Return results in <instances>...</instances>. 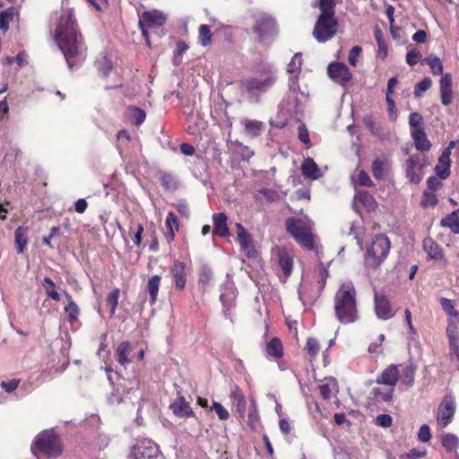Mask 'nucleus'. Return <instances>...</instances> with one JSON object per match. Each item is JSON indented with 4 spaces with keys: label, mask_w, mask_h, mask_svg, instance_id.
I'll return each mask as SVG.
<instances>
[{
    "label": "nucleus",
    "mask_w": 459,
    "mask_h": 459,
    "mask_svg": "<svg viewBox=\"0 0 459 459\" xmlns=\"http://www.w3.org/2000/svg\"><path fill=\"white\" fill-rule=\"evenodd\" d=\"M56 40L70 68L86 57L87 48L77 29L73 9H62L57 18Z\"/></svg>",
    "instance_id": "f257e3e1"
},
{
    "label": "nucleus",
    "mask_w": 459,
    "mask_h": 459,
    "mask_svg": "<svg viewBox=\"0 0 459 459\" xmlns=\"http://www.w3.org/2000/svg\"><path fill=\"white\" fill-rule=\"evenodd\" d=\"M260 195H262L264 198L266 199L269 203L276 202L280 199V195L277 191L271 189V188H261L257 191V194L255 195V198L257 200H261Z\"/></svg>",
    "instance_id": "a19ab883"
},
{
    "label": "nucleus",
    "mask_w": 459,
    "mask_h": 459,
    "mask_svg": "<svg viewBox=\"0 0 459 459\" xmlns=\"http://www.w3.org/2000/svg\"><path fill=\"white\" fill-rule=\"evenodd\" d=\"M329 276L328 270L323 267V264H320L318 267V278L320 282V289L322 290L325 287V281Z\"/></svg>",
    "instance_id": "774afa93"
},
{
    "label": "nucleus",
    "mask_w": 459,
    "mask_h": 459,
    "mask_svg": "<svg viewBox=\"0 0 459 459\" xmlns=\"http://www.w3.org/2000/svg\"><path fill=\"white\" fill-rule=\"evenodd\" d=\"M160 182L162 186L167 190H175L177 188V181L174 177L169 173H161Z\"/></svg>",
    "instance_id": "8fccbe9b"
},
{
    "label": "nucleus",
    "mask_w": 459,
    "mask_h": 459,
    "mask_svg": "<svg viewBox=\"0 0 459 459\" xmlns=\"http://www.w3.org/2000/svg\"><path fill=\"white\" fill-rule=\"evenodd\" d=\"M237 230L238 239L240 244L241 249L245 252L247 257L255 256L256 251L252 243L250 234L245 230V228L240 223H237Z\"/></svg>",
    "instance_id": "dca6fc26"
},
{
    "label": "nucleus",
    "mask_w": 459,
    "mask_h": 459,
    "mask_svg": "<svg viewBox=\"0 0 459 459\" xmlns=\"http://www.w3.org/2000/svg\"><path fill=\"white\" fill-rule=\"evenodd\" d=\"M65 311L67 314L68 320L74 322L79 314V307L74 301H70L65 307Z\"/></svg>",
    "instance_id": "5fc2aeb1"
},
{
    "label": "nucleus",
    "mask_w": 459,
    "mask_h": 459,
    "mask_svg": "<svg viewBox=\"0 0 459 459\" xmlns=\"http://www.w3.org/2000/svg\"><path fill=\"white\" fill-rule=\"evenodd\" d=\"M14 241L17 253H23L28 245V228L18 227L14 231Z\"/></svg>",
    "instance_id": "c756f323"
},
{
    "label": "nucleus",
    "mask_w": 459,
    "mask_h": 459,
    "mask_svg": "<svg viewBox=\"0 0 459 459\" xmlns=\"http://www.w3.org/2000/svg\"><path fill=\"white\" fill-rule=\"evenodd\" d=\"M362 49L359 46H354L349 52L348 60L351 65L356 66L358 62V57L360 55Z\"/></svg>",
    "instance_id": "680f3d73"
},
{
    "label": "nucleus",
    "mask_w": 459,
    "mask_h": 459,
    "mask_svg": "<svg viewBox=\"0 0 459 459\" xmlns=\"http://www.w3.org/2000/svg\"><path fill=\"white\" fill-rule=\"evenodd\" d=\"M132 350L133 349H132L131 343L127 341L122 342L117 346V348L116 350V358H117V362L121 366L126 367L131 362L129 355H130Z\"/></svg>",
    "instance_id": "bb28decb"
},
{
    "label": "nucleus",
    "mask_w": 459,
    "mask_h": 459,
    "mask_svg": "<svg viewBox=\"0 0 459 459\" xmlns=\"http://www.w3.org/2000/svg\"><path fill=\"white\" fill-rule=\"evenodd\" d=\"M296 92H292V95H289L284 102L281 103L283 108L286 109V112L290 115H297L301 112L302 105L299 100Z\"/></svg>",
    "instance_id": "c85d7f7f"
},
{
    "label": "nucleus",
    "mask_w": 459,
    "mask_h": 459,
    "mask_svg": "<svg viewBox=\"0 0 459 459\" xmlns=\"http://www.w3.org/2000/svg\"><path fill=\"white\" fill-rule=\"evenodd\" d=\"M336 0H320L319 9L321 11L320 14L325 15H334V7Z\"/></svg>",
    "instance_id": "de8ad7c7"
},
{
    "label": "nucleus",
    "mask_w": 459,
    "mask_h": 459,
    "mask_svg": "<svg viewBox=\"0 0 459 459\" xmlns=\"http://www.w3.org/2000/svg\"><path fill=\"white\" fill-rule=\"evenodd\" d=\"M398 382L400 387L408 389L414 384L416 367L412 363L399 364Z\"/></svg>",
    "instance_id": "2eb2a0df"
},
{
    "label": "nucleus",
    "mask_w": 459,
    "mask_h": 459,
    "mask_svg": "<svg viewBox=\"0 0 459 459\" xmlns=\"http://www.w3.org/2000/svg\"><path fill=\"white\" fill-rule=\"evenodd\" d=\"M440 225L450 229L455 234H459V209L443 218L440 221Z\"/></svg>",
    "instance_id": "7c9ffc66"
},
{
    "label": "nucleus",
    "mask_w": 459,
    "mask_h": 459,
    "mask_svg": "<svg viewBox=\"0 0 459 459\" xmlns=\"http://www.w3.org/2000/svg\"><path fill=\"white\" fill-rule=\"evenodd\" d=\"M432 85V81L429 77H425L422 79L420 82L417 83L415 90H414V95L415 97L419 98L420 97L421 93L428 91Z\"/></svg>",
    "instance_id": "603ef678"
},
{
    "label": "nucleus",
    "mask_w": 459,
    "mask_h": 459,
    "mask_svg": "<svg viewBox=\"0 0 459 459\" xmlns=\"http://www.w3.org/2000/svg\"><path fill=\"white\" fill-rule=\"evenodd\" d=\"M356 296L355 287L351 281L342 283L337 290L334 295L333 307L335 316L341 324H352L358 320Z\"/></svg>",
    "instance_id": "f03ea898"
},
{
    "label": "nucleus",
    "mask_w": 459,
    "mask_h": 459,
    "mask_svg": "<svg viewBox=\"0 0 459 459\" xmlns=\"http://www.w3.org/2000/svg\"><path fill=\"white\" fill-rule=\"evenodd\" d=\"M160 277L159 275H152L147 282V290L150 294L151 303L153 304L158 296L160 288Z\"/></svg>",
    "instance_id": "c9c22d12"
},
{
    "label": "nucleus",
    "mask_w": 459,
    "mask_h": 459,
    "mask_svg": "<svg viewBox=\"0 0 459 459\" xmlns=\"http://www.w3.org/2000/svg\"><path fill=\"white\" fill-rule=\"evenodd\" d=\"M213 234L221 237H226L230 234L227 226V216L224 212L214 213L212 215Z\"/></svg>",
    "instance_id": "393cba45"
},
{
    "label": "nucleus",
    "mask_w": 459,
    "mask_h": 459,
    "mask_svg": "<svg viewBox=\"0 0 459 459\" xmlns=\"http://www.w3.org/2000/svg\"><path fill=\"white\" fill-rule=\"evenodd\" d=\"M372 392H373L376 399L381 400L384 402H388L393 397L394 389L390 388V390H388L387 392H382L379 387H374L372 389Z\"/></svg>",
    "instance_id": "4d7b16f0"
},
{
    "label": "nucleus",
    "mask_w": 459,
    "mask_h": 459,
    "mask_svg": "<svg viewBox=\"0 0 459 459\" xmlns=\"http://www.w3.org/2000/svg\"><path fill=\"white\" fill-rule=\"evenodd\" d=\"M128 111L129 117L135 126H138L144 122L146 114L143 109L135 107H131L128 108Z\"/></svg>",
    "instance_id": "c03bdc74"
},
{
    "label": "nucleus",
    "mask_w": 459,
    "mask_h": 459,
    "mask_svg": "<svg viewBox=\"0 0 459 459\" xmlns=\"http://www.w3.org/2000/svg\"><path fill=\"white\" fill-rule=\"evenodd\" d=\"M423 247L430 258H432V259L442 258V256H443L442 249L431 238L424 239Z\"/></svg>",
    "instance_id": "473e14b6"
},
{
    "label": "nucleus",
    "mask_w": 459,
    "mask_h": 459,
    "mask_svg": "<svg viewBox=\"0 0 459 459\" xmlns=\"http://www.w3.org/2000/svg\"><path fill=\"white\" fill-rule=\"evenodd\" d=\"M391 247L388 238L383 234L376 235L367 250L366 261L372 267H378L387 257Z\"/></svg>",
    "instance_id": "39448f33"
},
{
    "label": "nucleus",
    "mask_w": 459,
    "mask_h": 459,
    "mask_svg": "<svg viewBox=\"0 0 459 459\" xmlns=\"http://www.w3.org/2000/svg\"><path fill=\"white\" fill-rule=\"evenodd\" d=\"M278 263L283 273V276H280V278L282 281H285L292 272V258L287 252H280L278 255Z\"/></svg>",
    "instance_id": "a878e982"
},
{
    "label": "nucleus",
    "mask_w": 459,
    "mask_h": 459,
    "mask_svg": "<svg viewBox=\"0 0 459 459\" xmlns=\"http://www.w3.org/2000/svg\"><path fill=\"white\" fill-rule=\"evenodd\" d=\"M175 286L178 290H183L186 281V264L181 261H175L170 268Z\"/></svg>",
    "instance_id": "aec40b11"
},
{
    "label": "nucleus",
    "mask_w": 459,
    "mask_h": 459,
    "mask_svg": "<svg viewBox=\"0 0 459 459\" xmlns=\"http://www.w3.org/2000/svg\"><path fill=\"white\" fill-rule=\"evenodd\" d=\"M14 9L9 8L0 13V30L5 33L9 28V22L13 19Z\"/></svg>",
    "instance_id": "ea45409f"
},
{
    "label": "nucleus",
    "mask_w": 459,
    "mask_h": 459,
    "mask_svg": "<svg viewBox=\"0 0 459 459\" xmlns=\"http://www.w3.org/2000/svg\"><path fill=\"white\" fill-rule=\"evenodd\" d=\"M302 174L312 180L318 179L322 177V173L312 158H307L301 165Z\"/></svg>",
    "instance_id": "b1692460"
},
{
    "label": "nucleus",
    "mask_w": 459,
    "mask_h": 459,
    "mask_svg": "<svg viewBox=\"0 0 459 459\" xmlns=\"http://www.w3.org/2000/svg\"><path fill=\"white\" fill-rule=\"evenodd\" d=\"M411 137L414 141L415 147L418 151L428 152L431 147V143L423 127H419L411 130Z\"/></svg>",
    "instance_id": "5701e85b"
},
{
    "label": "nucleus",
    "mask_w": 459,
    "mask_h": 459,
    "mask_svg": "<svg viewBox=\"0 0 459 459\" xmlns=\"http://www.w3.org/2000/svg\"><path fill=\"white\" fill-rule=\"evenodd\" d=\"M450 155L451 152L449 148H446L438 158V163L435 167V171L440 179H446L450 175Z\"/></svg>",
    "instance_id": "4be33fe9"
},
{
    "label": "nucleus",
    "mask_w": 459,
    "mask_h": 459,
    "mask_svg": "<svg viewBox=\"0 0 459 459\" xmlns=\"http://www.w3.org/2000/svg\"><path fill=\"white\" fill-rule=\"evenodd\" d=\"M409 124L413 129L422 127L423 117L418 112H413L410 115Z\"/></svg>",
    "instance_id": "bf43d9fd"
},
{
    "label": "nucleus",
    "mask_w": 459,
    "mask_h": 459,
    "mask_svg": "<svg viewBox=\"0 0 459 459\" xmlns=\"http://www.w3.org/2000/svg\"><path fill=\"white\" fill-rule=\"evenodd\" d=\"M439 91L441 102L444 106H449L454 100L452 89V75L446 74L439 81Z\"/></svg>",
    "instance_id": "f3484780"
},
{
    "label": "nucleus",
    "mask_w": 459,
    "mask_h": 459,
    "mask_svg": "<svg viewBox=\"0 0 459 459\" xmlns=\"http://www.w3.org/2000/svg\"><path fill=\"white\" fill-rule=\"evenodd\" d=\"M439 302L441 307L447 314V316H455V317L458 318V312L455 310L453 300L446 298H441Z\"/></svg>",
    "instance_id": "3c124183"
},
{
    "label": "nucleus",
    "mask_w": 459,
    "mask_h": 459,
    "mask_svg": "<svg viewBox=\"0 0 459 459\" xmlns=\"http://www.w3.org/2000/svg\"><path fill=\"white\" fill-rule=\"evenodd\" d=\"M275 81L274 71L268 69L255 77L247 79L244 82V87L249 94L257 95L266 91L274 84Z\"/></svg>",
    "instance_id": "0eeeda50"
},
{
    "label": "nucleus",
    "mask_w": 459,
    "mask_h": 459,
    "mask_svg": "<svg viewBox=\"0 0 459 459\" xmlns=\"http://www.w3.org/2000/svg\"><path fill=\"white\" fill-rule=\"evenodd\" d=\"M199 42L203 47H206L212 42V34L210 26L202 24L199 27Z\"/></svg>",
    "instance_id": "a18cd8bd"
},
{
    "label": "nucleus",
    "mask_w": 459,
    "mask_h": 459,
    "mask_svg": "<svg viewBox=\"0 0 459 459\" xmlns=\"http://www.w3.org/2000/svg\"><path fill=\"white\" fill-rule=\"evenodd\" d=\"M173 414L178 418L186 419L195 417V412L183 396L177 397L169 405Z\"/></svg>",
    "instance_id": "a211bd4d"
},
{
    "label": "nucleus",
    "mask_w": 459,
    "mask_h": 459,
    "mask_svg": "<svg viewBox=\"0 0 459 459\" xmlns=\"http://www.w3.org/2000/svg\"><path fill=\"white\" fill-rule=\"evenodd\" d=\"M421 57V54L420 51L416 49H412L409 51L406 55V62L409 65H414L418 63V60Z\"/></svg>",
    "instance_id": "0e129e2a"
},
{
    "label": "nucleus",
    "mask_w": 459,
    "mask_h": 459,
    "mask_svg": "<svg viewBox=\"0 0 459 459\" xmlns=\"http://www.w3.org/2000/svg\"><path fill=\"white\" fill-rule=\"evenodd\" d=\"M129 459H165L159 446L150 439H143L132 447Z\"/></svg>",
    "instance_id": "6e6552de"
},
{
    "label": "nucleus",
    "mask_w": 459,
    "mask_h": 459,
    "mask_svg": "<svg viewBox=\"0 0 459 459\" xmlns=\"http://www.w3.org/2000/svg\"><path fill=\"white\" fill-rule=\"evenodd\" d=\"M287 232L302 247L314 248V237L311 233L312 222L305 218H288L285 222Z\"/></svg>",
    "instance_id": "7ed1b4c3"
},
{
    "label": "nucleus",
    "mask_w": 459,
    "mask_h": 459,
    "mask_svg": "<svg viewBox=\"0 0 459 459\" xmlns=\"http://www.w3.org/2000/svg\"><path fill=\"white\" fill-rule=\"evenodd\" d=\"M375 311L377 316L382 320L390 319L394 316L388 299L384 295H375Z\"/></svg>",
    "instance_id": "6ab92c4d"
},
{
    "label": "nucleus",
    "mask_w": 459,
    "mask_h": 459,
    "mask_svg": "<svg viewBox=\"0 0 459 459\" xmlns=\"http://www.w3.org/2000/svg\"><path fill=\"white\" fill-rule=\"evenodd\" d=\"M20 379H11L9 381H2L0 385L6 393L13 392L19 385Z\"/></svg>",
    "instance_id": "052dcab7"
},
{
    "label": "nucleus",
    "mask_w": 459,
    "mask_h": 459,
    "mask_svg": "<svg viewBox=\"0 0 459 459\" xmlns=\"http://www.w3.org/2000/svg\"><path fill=\"white\" fill-rule=\"evenodd\" d=\"M398 369L399 367L397 365L392 364L388 366L377 378V383L389 385L394 389V386L398 383Z\"/></svg>",
    "instance_id": "412c9836"
},
{
    "label": "nucleus",
    "mask_w": 459,
    "mask_h": 459,
    "mask_svg": "<svg viewBox=\"0 0 459 459\" xmlns=\"http://www.w3.org/2000/svg\"><path fill=\"white\" fill-rule=\"evenodd\" d=\"M441 443L447 451H455L459 446V438L455 434L447 433L441 437Z\"/></svg>",
    "instance_id": "4c0bfd02"
},
{
    "label": "nucleus",
    "mask_w": 459,
    "mask_h": 459,
    "mask_svg": "<svg viewBox=\"0 0 459 459\" xmlns=\"http://www.w3.org/2000/svg\"><path fill=\"white\" fill-rule=\"evenodd\" d=\"M329 76L342 85L346 84L351 79L350 69L342 63L330 64L327 69Z\"/></svg>",
    "instance_id": "4468645a"
},
{
    "label": "nucleus",
    "mask_w": 459,
    "mask_h": 459,
    "mask_svg": "<svg viewBox=\"0 0 459 459\" xmlns=\"http://www.w3.org/2000/svg\"><path fill=\"white\" fill-rule=\"evenodd\" d=\"M422 160L420 155L413 154L406 162V176L414 184H418L422 179V169L426 166Z\"/></svg>",
    "instance_id": "f8f14e48"
},
{
    "label": "nucleus",
    "mask_w": 459,
    "mask_h": 459,
    "mask_svg": "<svg viewBox=\"0 0 459 459\" xmlns=\"http://www.w3.org/2000/svg\"><path fill=\"white\" fill-rule=\"evenodd\" d=\"M337 25L334 15L320 14L314 27L313 36L318 42L324 43L336 34Z\"/></svg>",
    "instance_id": "423d86ee"
},
{
    "label": "nucleus",
    "mask_w": 459,
    "mask_h": 459,
    "mask_svg": "<svg viewBox=\"0 0 459 459\" xmlns=\"http://www.w3.org/2000/svg\"><path fill=\"white\" fill-rule=\"evenodd\" d=\"M120 290L116 288L112 291H110L107 297L106 302L110 307V314L114 315L116 308L117 307L118 299H119Z\"/></svg>",
    "instance_id": "49530a36"
},
{
    "label": "nucleus",
    "mask_w": 459,
    "mask_h": 459,
    "mask_svg": "<svg viewBox=\"0 0 459 459\" xmlns=\"http://www.w3.org/2000/svg\"><path fill=\"white\" fill-rule=\"evenodd\" d=\"M393 419L388 414H380L376 419V423L383 428H388L392 425Z\"/></svg>",
    "instance_id": "338daca9"
},
{
    "label": "nucleus",
    "mask_w": 459,
    "mask_h": 459,
    "mask_svg": "<svg viewBox=\"0 0 459 459\" xmlns=\"http://www.w3.org/2000/svg\"><path fill=\"white\" fill-rule=\"evenodd\" d=\"M31 451L34 455L42 454L48 457H57L62 454L63 446L55 431L47 429L36 437Z\"/></svg>",
    "instance_id": "20e7f679"
},
{
    "label": "nucleus",
    "mask_w": 459,
    "mask_h": 459,
    "mask_svg": "<svg viewBox=\"0 0 459 459\" xmlns=\"http://www.w3.org/2000/svg\"><path fill=\"white\" fill-rule=\"evenodd\" d=\"M245 133L250 137H256L261 134L263 124L257 120L245 119L243 122Z\"/></svg>",
    "instance_id": "f704fd0d"
},
{
    "label": "nucleus",
    "mask_w": 459,
    "mask_h": 459,
    "mask_svg": "<svg viewBox=\"0 0 459 459\" xmlns=\"http://www.w3.org/2000/svg\"><path fill=\"white\" fill-rule=\"evenodd\" d=\"M230 398L236 405L237 411L240 417H244L246 413L247 402L245 396L238 386L234 385L230 390Z\"/></svg>",
    "instance_id": "cd10ccee"
},
{
    "label": "nucleus",
    "mask_w": 459,
    "mask_h": 459,
    "mask_svg": "<svg viewBox=\"0 0 459 459\" xmlns=\"http://www.w3.org/2000/svg\"><path fill=\"white\" fill-rule=\"evenodd\" d=\"M258 422H259V414H258L256 403H255V399L251 398L250 404L248 407L247 424L251 429H255L257 427Z\"/></svg>",
    "instance_id": "e433bc0d"
},
{
    "label": "nucleus",
    "mask_w": 459,
    "mask_h": 459,
    "mask_svg": "<svg viewBox=\"0 0 459 459\" xmlns=\"http://www.w3.org/2000/svg\"><path fill=\"white\" fill-rule=\"evenodd\" d=\"M418 437L421 442H428L431 438L430 429L428 425L424 424L420 428Z\"/></svg>",
    "instance_id": "69168bd1"
},
{
    "label": "nucleus",
    "mask_w": 459,
    "mask_h": 459,
    "mask_svg": "<svg viewBox=\"0 0 459 459\" xmlns=\"http://www.w3.org/2000/svg\"><path fill=\"white\" fill-rule=\"evenodd\" d=\"M455 412V401L453 396L446 395L437 409V420L441 428L446 427L452 420Z\"/></svg>",
    "instance_id": "9d476101"
},
{
    "label": "nucleus",
    "mask_w": 459,
    "mask_h": 459,
    "mask_svg": "<svg viewBox=\"0 0 459 459\" xmlns=\"http://www.w3.org/2000/svg\"><path fill=\"white\" fill-rule=\"evenodd\" d=\"M302 65V57L299 53L295 54L290 62L288 65V73L290 74L289 77V88L290 91L296 92L299 90V85L298 83L299 74L300 72Z\"/></svg>",
    "instance_id": "ddd939ff"
},
{
    "label": "nucleus",
    "mask_w": 459,
    "mask_h": 459,
    "mask_svg": "<svg viewBox=\"0 0 459 459\" xmlns=\"http://www.w3.org/2000/svg\"><path fill=\"white\" fill-rule=\"evenodd\" d=\"M275 30V23L273 19L267 14H259L255 17L254 25V32L260 40H264L272 36Z\"/></svg>",
    "instance_id": "9b49d317"
},
{
    "label": "nucleus",
    "mask_w": 459,
    "mask_h": 459,
    "mask_svg": "<svg viewBox=\"0 0 459 459\" xmlns=\"http://www.w3.org/2000/svg\"><path fill=\"white\" fill-rule=\"evenodd\" d=\"M267 353L275 358L279 359L282 356V345L279 339L273 338L266 347Z\"/></svg>",
    "instance_id": "58836bf2"
},
{
    "label": "nucleus",
    "mask_w": 459,
    "mask_h": 459,
    "mask_svg": "<svg viewBox=\"0 0 459 459\" xmlns=\"http://www.w3.org/2000/svg\"><path fill=\"white\" fill-rule=\"evenodd\" d=\"M385 162L383 160L377 159L372 163V172L376 178L381 179L385 175Z\"/></svg>",
    "instance_id": "09e8293b"
},
{
    "label": "nucleus",
    "mask_w": 459,
    "mask_h": 459,
    "mask_svg": "<svg viewBox=\"0 0 459 459\" xmlns=\"http://www.w3.org/2000/svg\"><path fill=\"white\" fill-rule=\"evenodd\" d=\"M166 22V16L160 11L152 10L144 12L140 20L139 26L142 33L145 39V43L150 47V40L148 37V29L160 27Z\"/></svg>",
    "instance_id": "1a4fd4ad"
},
{
    "label": "nucleus",
    "mask_w": 459,
    "mask_h": 459,
    "mask_svg": "<svg viewBox=\"0 0 459 459\" xmlns=\"http://www.w3.org/2000/svg\"><path fill=\"white\" fill-rule=\"evenodd\" d=\"M437 204V197L432 191H425L421 199V205L435 206Z\"/></svg>",
    "instance_id": "864d4df0"
},
{
    "label": "nucleus",
    "mask_w": 459,
    "mask_h": 459,
    "mask_svg": "<svg viewBox=\"0 0 459 459\" xmlns=\"http://www.w3.org/2000/svg\"><path fill=\"white\" fill-rule=\"evenodd\" d=\"M42 285L44 286L46 292L49 298H51L53 300H56V301L60 300V295L56 290V285H55L54 281L49 277L44 278Z\"/></svg>",
    "instance_id": "37998d69"
},
{
    "label": "nucleus",
    "mask_w": 459,
    "mask_h": 459,
    "mask_svg": "<svg viewBox=\"0 0 459 459\" xmlns=\"http://www.w3.org/2000/svg\"><path fill=\"white\" fill-rule=\"evenodd\" d=\"M355 201L360 203L368 212L374 211L377 204L375 198L367 191H360L355 196Z\"/></svg>",
    "instance_id": "2f4dec72"
},
{
    "label": "nucleus",
    "mask_w": 459,
    "mask_h": 459,
    "mask_svg": "<svg viewBox=\"0 0 459 459\" xmlns=\"http://www.w3.org/2000/svg\"><path fill=\"white\" fill-rule=\"evenodd\" d=\"M306 350L311 359H314L319 351V343L314 338H308L307 340Z\"/></svg>",
    "instance_id": "6e6d98bb"
},
{
    "label": "nucleus",
    "mask_w": 459,
    "mask_h": 459,
    "mask_svg": "<svg viewBox=\"0 0 459 459\" xmlns=\"http://www.w3.org/2000/svg\"><path fill=\"white\" fill-rule=\"evenodd\" d=\"M212 408L221 420H227L230 417L228 411L218 402L212 403Z\"/></svg>",
    "instance_id": "13d9d810"
},
{
    "label": "nucleus",
    "mask_w": 459,
    "mask_h": 459,
    "mask_svg": "<svg viewBox=\"0 0 459 459\" xmlns=\"http://www.w3.org/2000/svg\"><path fill=\"white\" fill-rule=\"evenodd\" d=\"M422 64L428 65L434 75H441L443 74V63L441 59L434 55H429L422 60Z\"/></svg>",
    "instance_id": "72a5a7b5"
},
{
    "label": "nucleus",
    "mask_w": 459,
    "mask_h": 459,
    "mask_svg": "<svg viewBox=\"0 0 459 459\" xmlns=\"http://www.w3.org/2000/svg\"><path fill=\"white\" fill-rule=\"evenodd\" d=\"M166 228H173V230H178L179 227L178 220L177 215L173 212H169L166 218Z\"/></svg>",
    "instance_id": "e2e57ef3"
},
{
    "label": "nucleus",
    "mask_w": 459,
    "mask_h": 459,
    "mask_svg": "<svg viewBox=\"0 0 459 459\" xmlns=\"http://www.w3.org/2000/svg\"><path fill=\"white\" fill-rule=\"evenodd\" d=\"M96 67L103 76H108L112 70V61L106 56L96 61Z\"/></svg>",
    "instance_id": "79ce46f5"
}]
</instances>
